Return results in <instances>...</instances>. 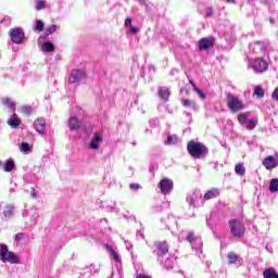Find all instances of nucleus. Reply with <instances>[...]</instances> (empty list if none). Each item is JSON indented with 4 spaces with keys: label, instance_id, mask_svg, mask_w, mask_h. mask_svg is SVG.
Masks as SVG:
<instances>
[{
    "label": "nucleus",
    "instance_id": "obj_41",
    "mask_svg": "<svg viewBox=\"0 0 278 278\" xmlns=\"http://www.w3.org/2000/svg\"><path fill=\"white\" fill-rule=\"evenodd\" d=\"M254 94L258 97V99H262V97H264V89H262L260 86H256L254 88Z\"/></svg>",
    "mask_w": 278,
    "mask_h": 278
},
{
    "label": "nucleus",
    "instance_id": "obj_53",
    "mask_svg": "<svg viewBox=\"0 0 278 278\" xmlns=\"http://www.w3.org/2000/svg\"><path fill=\"white\" fill-rule=\"evenodd\" d=\"M131 21H134L131 17H127L125 20V27H131Z\"/></svg>",
    "mask_w": 278,
    "mask_h": 278
},
{
    "label": "nucleus",
    "instance_id": "obj_1",
    "mask_svg": "<svg viewBox=\"0 0 278 278\" xmlns=\"http://www.w3.org/2000/svg\"><path fill=\"white\" fill-rule=\"evenodd\" d=\"M187 150L189 155L193 157V160H201V157H205L207 155V146L191 140L188 142Z\"/></svg>",
    "mask_w": 278,
    "mask_h": 278
},
{
    "label": "nucleus",
    "instance_id": "obj_13",
    "mask_svg": "<svg viewBox=\"0 0 278 278\" xmlns=\"http://www.w3.org/2000/svg\"><path fill=\"white\" fill-rule=\"evenodd\" d=\"M84 79H86V72L84 70H73L70 74L68 81L70 84H78V81Z\"/></svg>",
    "mask_w": 278,
    "mask_h": 278
},
{
    "label": "nucleus",
    "instance_id": "obj_23",
    "mask_svg": "<svg viewBox=\"0 0 278 278\" xmlns=\"http://www.w3.org/2000/svg\"><path fill=\"white\" fill-rule=\"evenodd\" d=\"M0 166L2 167V170H4V173H12L16 164H14L12 160H7L5 163L0 161Z\"/></svg>",
    "mask_w": 278,
    "mask_h": 278
},
{
    "label": "nucleus",
    "instance_id": "obj_44",
    "mask_svg": "<svg viewBox=\"0 0 278 278\" xmlns=\"http://www.w3.org/2000/svg\"><path fill=\"white\" fill-rule=\"evenodd\" d=\"M149 125L151 127H159L160 126V119L159 118H153L149 121Z\"/></svg>",
    "mask_w": 278,
    "mask_h": 278
},
{
    "label": "nucleus",
    "instance_id": "obj_11",
    "mask_svg": "<svg viewBox=\"0 0 278 278\" xmlns=\"http://www.w3.org/2000/svg\"><path fill=\"white\" fill-rule=\"evenodd\" d=\"M173 186L174 182L170 178H163L159 182L157 188L161 190L162 194H170V192H173Z\"/></svg>",
    "mask_w": 278,
    "mask_h": 278
},
{
    "label": "nucleus",
    "instance_id": "obj_19",
    "mask_svg": "<svg viewBox=\"0 0 278 278\" xmlns=\"http://www.w3.org/2000/svg\"><path fill=\"white\" fill-rule=\"evenodd\" d=\"M201 197V191H193L187 194V203L190 207H197V201Z\"/></svg>",
    "mask_w": 278,
    "mask_h": 278
},
{
    "label": "nucleus",
    "instance_id": "obj_46",
    "mask_svg": "<svg viewBox=\"0 0 278 278\" xmlns=\"http://www.w3.org/2000/svg\"><path fill=\"white\" fill-rule=\"evenodd\" d=\"M101 270V264L91 265V273H99Z\"/></svg>",
    "mask_w": 278,
    "mask_h": 278
},
{
    "label": "nucleus",
    "instance_id": "obj_51",
    "mask_svg": "<svg viewBox=\"0 0 278 278\" xmlns=\"http://www.w3.org/2000/svg\"><path fill=\"white\" fill-rule=\"evenodd\" d=\"M271 99H274L275 101H278V87L274 90L271 94Z\"/></svg>",
    "mask_w": 278,
    "mask_h": 278
},
{
    "label": "nucleus",
    "instance_id": "obj_57",
    "mask_svg": "<svg viewBox=\"0 0 278 278\" xmlns=\"http://www.w3.org/2000/svg\"><path fill=\"white\" fill-rule=\"evenodd\" d=\"M140 5H147V0H137Z\"/></svg>",
    "mask_w": 278,
    "mask_h": 278
},
{
    "label": "nucleus",
    "instance_id": "obj_43",
    "mask_svg": "<svg viewBox=\"0 0 278 278\" xmlns=\"http://www.w3.org/2000/svg\"><path fill=\"white\" fill-rule=\"evenodd\" d=\"M12 23V18L10 16H4L3 20L0 21L1 25H5L7 27L10 26Z\"/></svg>",
    "mask_w": 278,
    "mask_h": 278
},
{
    "label": "nucleus",
    "instance_id": "obj_42",
    "mask_svg": "<svg viewBox=\"0 0 278 278\" xmlns=\"http://www.w3.org/2000/svg\"><path fill=\"white\" fill-rule=\"evenodd\" d=\"M55 31H58V26L56 25H51L46 29V34L48 36H51L53 34H55Z\"/></svg>",
    "mask_w": 278,
    "mask_h": 278
},
{
    "label": "nucleus",
    "instance_id": "obj_9",
    "mask_svg": "<svg viewBox=\"0 0 278 278\" xmlns=\"http://www.w3.org/2000/svg\"><path fill=\"white\" fill-rule=\"evenodd\" d=\"M23 217L24 218L29 217L28 225L29 227H34L38 223V218H40V213L38 212L37 208H30L28 211L23 212Z\"/></svg>",
    "mask_w": 278,
    "mask_h": 278
},
{
    "label": "nucleus",
    "instance_id": "obj_26",
    "mask_svg": "<svg viewBox=\"0 0 278 278\" xmlns=\"http://www.w3.org/2000/svg\"><path fill=\"white\" fill-rule=\"evenodd\" d=\"M157 92H159V97H160V99H162V101L166 102L170 98V90H168V88H166V87H160Z\"/></svg>",
    "mask_w": 278,
    "mask_h": 278
},
{
    "label": "nucleus",
    "instance_id": "obj_56",
    "mask_svg": "<svg viewBox=\"0 0 278 278\" xmlns=\"http://www.w3.org/2000/svg\"><path fill=\"white\" fill-rule=\"evenodd\" d=\"M136 278H151L150 276H147L144 274H137Z\"/></svg>",
    "mask_w": 278,
    "mask_h": 278
},
{
    "label": "nucleus",
    "instance_id": "obj_6",
    "mask_svg": "<svg viewBox=\"0 0 278 278\" xmlns=\"http://www.w3.org/2000/svg\"><path fill=\"white\" fill-rule=\"evenodd\" d=\"M187 242H190L193 251H195L197 255H201L203 253V240L199 237H194L193 231H189L186 237Z\"/></svg>",
    "mask_w": 278,
    "mask_h": 278
},
{
    "label": "nucleus",
    "instance_id": "obj_17",
    "mask_svg": "<svg viewBox=\"0 0 278 278\" xmlns=\"http://www.w3.org/2000/svg\"><path fill=\"white\" fill-rule=\"evenodd\" d=\"M249 49L252 53H258V51L266 53V43H264V41H255L249 45Z\"/></svg>",
    "mask_w": 278,
    "mask_h": 278
},
{
    "label": "nucleus",
    "instance_id": "obj_25",
    "mask_svg": "<svg viewBox=\"0 0 278 278\" xmlns=\"http://www.w3.org/2000/svg\"><path fill=\"white\" fill-rule=\"evenodd\" d=\"M181 105L185 108H188L189 110H192L193 112H199V105H197V102L188 99L181 100Z\"/></svg>",
    "mask_w": 278,
    "mask_h": 278
},
{
    "label": "nucleus",
    "instance_id": "obj_20",
    "mask_svg": "<svg viewBox=\"0 0 278 278\" xmlns=\"http://www.w3.org/2000/svg\"><path fill=\"white\" fill-rule=\"evenodd\" d=\"M14 218V205H7L2 212V220H12Z\"/></svg>",
    "mask_w": 278,
    "mask_h": 278
},
{
    "label": "nucleus",
    "instance_id": "obj_35",
    "mask_svg": "<svg viewBox=\"0 0 278 278\" xmlns=\"http://www.w3.org/2000/svg\"><path fill=\"white\" fill-rule=\"evenodd\" d=\"M191 86H193V92H197L200 99H206L205 92H203L199 87L194 86V81L190 80Z\"/></svg>",
    "mask_w": 278,
    "mask_h": 278
},
{
    "label": "nucleus",
    "instance_id": "obj_8",
    "mask_svg": "<svg viewBox=\"0 0 278 278\" xmlns=\"http://www.w3.org/2000/svg\"><path fill=\"white\" fill-rule=\"evenodd\" d=\"M238 121L241 127H247L250 131H253L257 127V119H249L244 113L238 115Z\"/></svg>",
    "mask_w": 278,
    "mask_h": 278
},
{
    "label": "nucleus",
    "instance_id": "obj_3",
    "mask_svg": "<svg viewBox=\"0 0 278 278\" xmlns=\"http://www.w3.org/2000/svg\"><path fill=\"white\" fill-rule=\"evenodd\" d=\"M228 227L230 229V233L233 238H244V233L247 228L244 227V223L240 219H230L228 223Z\"/></svg>",
    "mask_w": 278,
    "mask_h": 278
},
{
    "label": "nucleus",
    "instance_id": "obj_18",
    "mask_svg": "<svg viewBox=\"0 0 278 278\" xmlns=\"http://www.w3.org/2000/svg\"><path fill=\"white\" fill-rule=\"evenodd\" d=\"M67 127L70 131H79V129L81 128V122H79V118H77L76 116H71L68 118Z\"/></svg>",
    "mask_w": 278,
    "mask_h": 278
},
{
    "label": "nucleus",
    "instance_id": "obj_16",
    "mask_svg": "<svg viewBox=\"0 0 278 278\" xmlns=\"http://www.w3.org/2000/svg\"><path fill=\"white\" fill-rule=\"evenodd\" d=\"M34 129L40 136L45 135L47 131V121L45 118H37L34 122Z\"/></svg>",
    "mask_w": 278,
    "mask_h": 278
},
{
    "label": "nucleus",
    "instance_id": "obj_63",
    "mask_svg": "<svg viewBox=\"0 0 278 278\" xmlns=\"http://www.w3.org/2000/svg\"><path fill=\"white\" fill-rule=\"evenodd\" d=\"M185 114L188 116L189 115V113L188 112H185Z\"/></svg>",
    "mask_w": 278,
    "mask_h": 278
},
{
    "label": "nucleus",
    "instance_id": "obj_29",
    "mask_svg": "<svg viewBox=\"0 0 278 278\" xmlns=\"http://www.w3.org/2000/svg\"><path fill=\"white\" fill-rule=\"evenodd\" d=\"M41 50L45 51L46 53H53V51H55V45H53L50 41H45L41 45Z\"/></svg>",
    "mask_w": 278,
    "mask_h": 278
},
{
    "label": "nucleus",
    "instance_id": "obj_24",
    "mask_svg": "<svg viewBox=\"0 0 278 278\" xmlns=\"http://www.w3.org/2000/svg\"><path fill=\"white\" fill-rule=\"evenodd\" d=\"M177 261V257L175 256H169L165 260V262L163 263V261H159L164 268H166V270H173V268L175 267V262Z\"/></svg>",
    "mask_w": 278,
    "mask_h": 278
},
{
    "label": "nucleus",
    "instance_id": "obj_28",
    "mask_svg": "<svg viewBox=\"0 0 278 278\" xmlns=\"http://www.w3.org/2000/svg\"><path fill=\"white\" fill-rule=\"evenodd\" d=\"M219 194L220 190L218 188H213L204 194V201H210V199H216V197H219Z\"/></svg>",
    "mask_w": 278,
    "mask_h": 278
},
{
    "label": "nucleus",
    "instance_id": "obj_7",
    "mask_svg": "<svg viewBox=\"0 0 278 278\" xmlns=\"http://www.w3.org/2000/svg\"><path fill=\"white\" fill-rule=\"evenodd\" d=\"M248 66L252 68L254 73H266V71H268V62L262 58L250 61Z\"/></svg>",
    "mask_w": 278,
    "mask_h": 278
},
{
    "label": "nucleus",
    "instance_id": "obj_12",
    "mask_svg": "<svg viewBox=\"0 0 278 278\" xmlns=\"http://www.w3.org/2000/svg\"><path fill=\"white\" fill-rule=\"evenodd\" d=\"M153 253L157 256V262H162V260H164V255L168 253V243H166V241L156 243V249Z\"/></svg>",
    "mask_w": 278,
    "mask_h": 278
},
{
    "label": "nucleus",
    "instance_id": "obj_15",
    "mask_svg": "<svg viewBox=\"0 0 278 278\" xmlns=\"http://www.w3.org/2000/svg\"><path fill=\"white\" fill-rule=\"evenodd\" d=\"M214 42H216V39L214 37H205L199 40L198 46L200 51H205L214 47Z\"/></svg>",
    "mask_w": 278,
    "mask_h": 278
},
{
    "label": "nucleus",
    "instance_id": "obj_38",
    "mask_svg": "<svg viewBox=\"0 0 278 278\" xmlns=\"http://www.w3.org/2000/svg\"><path fill=\"white\" fill-rule=\"evenodd\" d=\"M20 151H22V153H28V151H31V146H29L27 142H22L20 146Z\"/></svg>",
    "mask_w": 278,
    "mask_h": 278
},
{
    "label": "nucleus",
    "instance_id": "obj_54",
    "mask_svg": "<svg viewBox=\"0 0 278 278\" xmlns=\"http://www.w3.org/2000/svg\"><path fill=\"white\" fill-rule=\"evenodd\" d=\"M130 31L132 34H138L140 31V29L138 27H136V26H130Z\"/></svg>",
    "mask_w": 278,
    "mask_h": 278
},
{
    "label": "nucleus",
    "instance_id": "obj_52",
    "mask_svg": "<svg viewBox=\"0 0 278 278\" xmlns=\"http://www.w3.org/2000/svg\"><path fill=\"white\" fill-rule=\"evenodd\" d=\"M30 197H31V199H37L38 198V191H36V189H31V191H30Z\"/></svg>",
    "mask_w": 278,
    "mask_h": 278
},
{
    "label": "nucleus",
    "instance_id": "obj_59",
    "mask_svg": "<svg viewBox=\"0 0 278 278\" xmlns=\"http://www.w3.org/2000/svg\"><path fill=\"white\" fill-rule=\"evenodd\" d=\"M227 3H236V0H226Z\"/></svg>",
    "mask_w": 278,
    "mask_h": 278
},
{
    "label": "nucleus",
    "instance_id": "obj_22",
    "mask_svg": "<svg viewBox=\"0 0 278 278\" xmlns=\"http://www.w3.org/2000/svg\"><path fill=\"white\" fill-rule=\"evenodd\" d=\"M8 125L12 127V129H18L21 126V119L18 118V115L16 113H13L11 118L8 119Z\"/></svg>",
    "mask_w": 278,
    "mask_h": 278
},
{
    "label": "nucleus",
    "instance_id": "obj_4",
    "mask_svg": "<svg viewBox=\"0 0 278 278\" xmlns=\"http://www.w3.org/2000/svg\"><path fill=\"white\" fill-rule=\"evenodd\" d=\"M9 38L12 45H23L27 40L25 30L21 27L11 28L9 30Z\"/></svg>",
    "mask_w": 278,
    "mask_h": 278
},
{
    "label": "nucleus",
    "instance_id": "obj_36",
    "mask_svg": "<svg viewBox=\"0 0 278 278\" xmlns=\"http://www.w3.org/2000/svg\"><path fill=\"white\" fill-rule=\"evenodd\" d=\"M228 257V264H236V262H238V254H236L235 252H229L227 254Z\"/></svg>",
    "mask_w": 278,
    "mask_h": 278
},
{
    "label": "nucleus",
    "instance_id": "obj_33",
    "mask_svg": "<svg viewBox=\"0 0 278 278\" xmlns=\"http://www.w3.org/2000/svg\"><path fill=\"white\" fill-rule=\"evenodd\" d=\"M264 278H278V273L275 268H267L263 271Z\"/></svg>",
    "mask_w": 278,
    "mask_h": 278
},
{
    "label": "nucleus",
    "instance_id": "obj_62",
    "mask_svg": "<svg viewBox=\"0 0 278 278\" xmlns=\"http://www.w3.org/2000/svg\"><path fill=\"white\" fill-rule=\"evenodd\" d=\"M206 225L210 226V222L206 219Z\"/></svg>",
    "mask_w": 278,
    "mask_h": 278
},
{
    "label": "nucleus",
    "instance_id": "obj_31",
    "mask_svg": "<svg viewBox=\"0 0 278 278\" xmlns=\"http://www.w3.org/2000/svg\"><path fill=\"white\" fill-rule=\"evenodd\" d=\"M20 112L24 116H31L34 114V108L31 105H22Z\"/></svg>",
    "mask_w": 278,
    "mask_h": 278
},
{
    "label": "nucleus",
    "instance_id": "obj_50",
    "mask_svg": "<svg viewBox=\"0 0 278 278\" xmlns=\"http://www.w3.org/2000/svg\"><path fill=\"white\" fill-rule=\"evenodd\" d=\"M206 16H214V9H212V7L206 9Z\"/></svg>",
    "mask_w": 278,
    "mask_h": 278
},
{
    "label": "nucleus",
    "instance_id": "obj_21",
    "mask_svg": "<svg viewBox=\"0 0 278 278\" xmlns=\"http://www.w3.org/2000/svg\"><path fill=\"white\" fill-rule=\"evenodd\" d=\"M1 103L8 108L10 112L16 113V103L13 102L12 98H2Z\"/></svg>",
    "mask_w": 278,
    "mask_h": 278
},
{
    "label": "nucleus",
    "instance_id": "obj_14",
    "mask_svg": "<svg viewBox=\"0 0 278 278\" xmlns=\"http://www.w3.org/2000/svg\"><path fill=\"white\" fill-rule=\"evenodd\" d=\"M263 166L266 168V170H274V168H277L278 166V155L273 156L268 155L263 160Z\"/></svg>",
    "mask_w": 278,
    "mask_h": 278
},
{
    "label": "nucleus",
    "instance_id": "obj_39",
    "mask_svg": "<svg viewBox=\"0 0 278 278\" xmlns=\"http://www.w3.org/2000/svg\"><path fill=\"white\" fill-rule=\"evenodd\" d=\"M35 29H36V31H43V29H45V22L40 21V20H37L36 21V25H35Z\"/></svg>",
    "mask_w": 278,
    "mask_h": 278
},
{
    "label": "nucleus",
    "instance_id": "obj_27",
    "mask_svg": "<svg viewBox=\"0 0 278 278\" xmlns=\"http://www.w3.org/2000/svg\"><path fill=\"white\" fill-rule=\"evenodd\" d=\"M179 142V137L174 134L167 132V139L164 141V144L170 147L173 144H177Z\"/></svg>",
    "mask_w": 278,
    "mask_h": 278
},
{
    "label": "nucleus",
    "instance_id": "obj_34",
    "mask_svg": "<svg viewBox=\"0 0 278 278\" xmlns=\"http://www.w3.org/2000/svg\"><path fill=\"white\" fill-rule=\"evenodd\" d=\"M269 192H278V178H273L269 182Z\"/></svg>",
    "mask_w": 278,
    "mask_h": 278
},
{
    "label": "nucleus",
    "instance_id": "obj_48",
    "mask_svg": "<svg viewBox=\"0 0 278 278\" xmlns=\"http://www.w3.org/2000/svg\"><path fill=\"white\" fill-rule=\"evenodd\" d=\"M129 188L130 190H140L142 187L140 184H130Z\"/></svg>",
    "mask_w": 278,
    "mask_h": 278
},
{
    "label": "nucleus",
    "instance_id": "obj_5",
    "mask_svg": "<svg viewBox=\"0 0 278 278\" xmlns=\"http://www.w3.org/2000/svg\"><path fill=\"white\" fill-rule=\"evenodd\" d=\"M227 105L232 114L242 112V110H244V103H242V101L238 97H235L231 93L227 94Z\"/></svg>",
    "mask_w": 278,
    "mask_h": 278
},
{
    "label": "nucleus",
    "instance_id": "obj_49",
    "mask_svg": "<svg viewBox=\"0 0 278 278\" xmlns=\"http://www.w3.org/2000/svg\"><path fill=\"white\" fill-rule=\"evenodd\" d=\"M9 192H10V194H14L16 192V184H11Z\"/></svg>",
    "mask_w": 278,
    "mask_h": 278
},
{
    "label": "nucleus",
    "instance_id": "obj_45",
    "mask_svg": "<svg viewBox=\"0 0 278 278\" xmlns=\"http://www.w3.org/2000/svg\"><path fill=\"white\" fill-rule=\"evenodd\" d=\"M23 240H25V233L18 232V233L15 235V241L16 242H23Z\"/></svg>",
    "mask_w": 278,
    "mask_h": 278
},
{
    "label": "nucleus",
    "instance_id": "obj_2",
    "mask_svg": "<svg viewBox=\"0 0 278 278\" xmlns=\"http://www.w3.org/2000/svg\"><path fill=\"white\" fill-rule=\"evenodd\" d=\"M0 262H3V264H21V258L14 252H10V248H8V244L0 243Z\"/></svg>",
    "mask_w": 278,
    "mask_h": 278
},
{
    "label": "nucleus",
    "instance_id": "obj_61",
    "mask_svg": "<svg viewBox=\"0 0 278 278\" xmlns=\"http://www.w3.org/2000/svg\"><path fill=\"white\" fill-rule=\"evenodd\" d=\"M269 22L271 23V25L275 24V20L273 18H269Z\"/></svg>",
    "mask_w": 278,
    "mask_h": 278
},
{
    "label": "nucleus",
    "instance_id": "obj_55",
    "mask_svg": "<svg viewBox=\"0 0 278 278\" xmlns=\"http://www.w3.org/2000/svg\"><path fill=\"white\" fill-rule=\"evenodd\" d=\"M125 247H126L127 251H131L134 245H131V242L125 241Z\"/></svg>",
    "mask_w": 278,
    "mask_h": 278
},
{
    "label": "nucleus",
    "instance_id": "obj_58",
    "mask_svg": "<svg viewBox=\"0 0 278 278\" xmlns=\"http://www.w3.org/2000/svg\"><path fill=\"white\" fill-rule=\"evenodd\" d=\"M140 5H147V0H137Z\"/></svg>",
    "mask_w": 278,
    "mask_h": 278
},
{
    "label": "nucleus",
    "instance_id": "obj_10",
    "mask_svg": "<svg viewBox=\"0 0 278 278\" xmlns=\"http://www.w3.org/2000/svg\"><path fill=\"white\" fill-rule=\"evenodd\" d=\"M101 144H103V134L96 131L89 142V149L99 151Z\"/></svg>",
    "mask_w": 278,
    "mask_h": 278
},
{
    "label": "nucleus",
    "instance_id": "obj_40",
    "mask_svg": "<svg viewBox=\"0 0 278 278\" xmlns=\"http://www.w3.org/2000/svg\"><path fill=\"white\" fill-rule=\"evenodd\" d=\"M35 8L37 11L45 10V8H47V2L45 0H39L36 2Z\"/></svg>",
    "mask_w": 278,
    "mask_h": 278
},
{
    "label": "nucleus",
    "instance_id": "obj_32",
    "mask_svg": "<svg viewBox=\"0 0 278 278\" xmlns=\"http://www.w3.org/2000/svg\"><path fill=\"white\" fill-rule=\"evenodd\" d=\"M235 173L236 175H239V177H244L247 175V168L244 167V164L239 163L235 166Z\"/></svg>",
    "mask_w": 278,
    "mask_h": 278
},
{
    "label": "nucleus",
    "instance_id": "obj_37",
    "mask_svg": "<svg viewBox=\"0 0 278 278\" xmlns=\"http://www.w3.org/2000/svg\"><path fill=\"white\" fill-rule=\"evenodd\" d=\"M105 210L106 212H111L113 214H118L121 212V208L116 206V203H114L113 205H106Z\"/></svg>",
    "mask_w": 278,
    "mask_h": 278
},
{
    "label": "nucleus",
    "instance_id": "obj_30",
    "mask_svg": "<svg viewBox=\"0 0 278 278\" xmlns=\"http://www.w3.org/2000/svg\"><path fill=\"white\" fill-rule=\"evenodd\" d=\"M106 249H109V251H111V254L113 256V260L116 262V268L117 270H121L119 266H121V256H118V253L114 250V248L106 245Z\"/></svg>",
    "mask_w": 278,
    "mask_h": 278
},
{
    "label": "nucleus",
    "instance_id": "obj_60",
    "mask_svg": "<svg viewBox=\"0 0 278 278\" xmlns=\"http://www.w3.org/2000/svg\"><path fill=\"white\" fill-rule=\"evenodd\" d=\"M105 223H108V219H102V220H101V224H102V225L105 224Z\"/></svg>",
    "mask_w": 278,
    "mask_h": 278
},
{
    "label": "nucleus",
    "instance_id": "obj_47",
    "mask_svg": "<svg viewBox=\"0 0 278 278\" xmlns=\"http://www.w3.org/2000/svg\"><path fill=\"white\" fill-rule=\"evenodd\" d=\"M9 47L13 53H18V47L14 46V43L9 42Z\"/></svg>",
    "mask_w": 278,
    "mask_h": 278
}]
</instances>
